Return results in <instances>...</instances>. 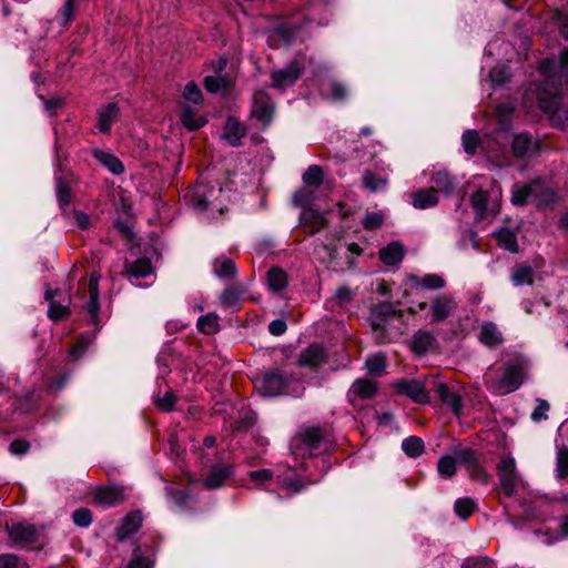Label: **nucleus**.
<instances>
[{
	"label": "nucleus",
	"instance_id": "nucleus-1",
	"mask_svg": "<svg viewBox=\"0 0 568 568\" xmlns=\"http://www.w3.org/2000/svg\"><path fill=\"white\" fill-rule=\"evenodd\" d=\"M525 364L515 358L503 367L489 369L484 375L486 387L496 395H504L518 389L524 382Z\"/></svg>",
	"mask_w": 568,
	"mask_h": 568
},
{
	"label": "nucleus",
	"instance_id": "nucleus-2",
	"mask_svg": "<svg viewBox=\"0 0 568 568\" xmlns=\"http://www.w3.org/2000/svg\"><path fill=\"white\" fill-rule=\"evenodd\" d=\"M497 475L499 486L507 497H513L519 484L523 483L519 473L517 471L516 460L514 457L507 456L501 458L497 465Z\"/></svg>",
	"mask_w": 568,
	"mask_h": 568
},
{
	"label": "nucleus",
	"instance_id": "nucleus-3",
	"mask_svg": "<svg viewBox=\"0 0 568 568\" xmlns=\"http://www.w3.org/2000/svg\"><path fill=\"white\" fill-rule=\"evenodd\" d=\"M304 68V59L295 58L285 68L271 72V85L278 90L292 87L301 77Z\"/></svg>",
	"mask_w": 568,
	"mask_h": 568
},
{
	"label": "nucleus",
	"instance_id": "nucleus-4",
	"mask_svg": "<svg viewBox=\"0 0 568 568\" xmlns=\"http://www.w3.org/2000/svg\"><path fill=\"white\" fill-rule=\"evenodd\" d=\"M395 313L393 305L388 303L378 304L372 311L369 321L377 343L387 342L386 331Z\"/></svg>",
	"mask_w": 568,
	"mask_h": 568
},
{
	"label": "nucleus",
	"instance_id": "nucleus-5",
	"mask_svg": "<svg viewBox=\"0 0 568 568\" xmlns=\"http://www.w3.org/2000/svg\"><path fill=\"white\" fill-rule=\"evenodd\" d=\"M275 105L271 97L264 90H257L253 94L251 115L266 128L273 121Z\"/></svg>",
	"mask_w": 568,
	"mask_h": 568
},
{
	"label": "nucleus",
	"instance_id": "nucleus-6",
	"mask_svg": "<svg viewBox=\"0 0 568 568\" xmlns=\"http://www.w3.org/2000/svg\"><path fill=\"white\" fill-rule=\"evenodd\" d=\"M464 151L469 155H475L478 150L487 153H496L499 151L497 142L489 135L479 136L475 130H467L462 136Z\"/></svg>",
	"mask_w": 568,
	"mask_h": 568
},
{
	"label": "nucleus",
	"instance_id": "nucleus-7",
	"mask_svg": "<svg viewBox=\"0 0 568 568\" xmlns=\"http://www.w3.org/2000/svg\"><path fill=\"white\" fill-rule=\"evenodd\" d=\"M323 432L318 427H312L296 436L292 442V449L295 455H312L320 447Z\"/></svg>",
	"mask_w": 568,
	"mask_h": 568
},
{
	"label": "nucleus",
	"instance_id": "nucleus-8",
	"mask_svg": "<svg viewBox=\"0 0 568 568\" xmlns=\"http://www.w3.org/2000/svg\"><path fill=\"white\" fill-rule=\"evenodd\" d=\"M288 385V379L278 372L265 373L262 378L255 383V388L263 396H278L284 393Z\"/></svg>",
	"mask_w": 568,
	"mask_h": 568
},
{
	"label": "nucleus",
	"instance_id": "nucleus-9",
	"mask_svg": "<svg viewBox=\"0 0 568 568\" xmlns=\"http://www.w3.org/2000/svg\"><path fill=\"white\" fill-rule=\"evenodd\" d=\"M453 455L457 464L466 467L473 478H477L486 483L487 474L480 468L478 458L474 450L469 448L455 449Z\"/></svg>",
	"mask_w": 568,
	"mask_h": 568
},
{
	"label": "nucleus",
	"instance_id": "nucleus-10",
	"mask_svg": "<svg viewBox=\"0 0 568 568\" xmlns=\"http://www.w3.org/2000/svg\"><path fill=\"white\" fill-rule=\"evenodd\" d=\"M223 192L222 187L206 189L205 186H196L192 202L199 211L216 210L222 212V207L214 203V200Z\"/></svg>",
	"mask_w": 568,
	"mask_h": 568
},
{
	"label": "nucleus",
	"instance_id": "nucleus-11",
	"mask_svg": "<svg viewBox=\"0 0 568 568\" xmlns=\"http://www.w3.org/2000/svg\"><path fill=\"white\" fill-rule=\"evenodd\" d=\"M124 499V488L120 486H101L93 494L94 503L105 508L116 506Z\"/></svg>",
	"mask_w": 568,
	"mask_h": 568
},
{
	"label": "nucleus",
	"instance_id": "nucleus-12",
	"mask_svg": "<svg viewBox=\"0 0 568 568\" xmlns=\"http://www.w3.org/2000/svg\"><path fill=\"white\" fill-rule=\"evenodd\" d=\"M8 534L10 540L20 547L31 545L39 538L38 529L29 524H13L12 526L8 527Z\"/></svg>",
	"mask_w": 568,
	"mask_h": 568
},
{
	"label": "nucleus",
	"instance_id": "nucleus-13",
	"mask_svg": "<svg viewBox=\"0 0 568 568\" xmlns=\"http://www.w3.org/2000/svg\"><path fill=\"white\" fill-rule=\"evenodd\" d=\"M396 389L418 404L429 402L425 384L416 379H400L395 383Z\"/></svg>",
	"mask_w": 568,
	"mask_h": 568
},
{
	"label": "nucleus",
	"instance_id": "nucleus-14",
	"mask_svg": "<svg viewBox=\"0 0 568 568\" xmlns=\"http://www.w3.org/2000/svg\"><path fill=\"white\" fill-rule=\"evenodd\" d=\"M456 308L455 300L447 294L435 296L430 302L432 322H443L452 315Z\"/></svg>",
	"mask_w": 568,
	"mask_h": 568
},
{
	"label": "nucleus",
	"instance_id": "nucleus-15",
	"mask_svg": "<svg viewBox=\"0 0 568 568\" xmlns=\"http://www.w3.org/2000/svg\"><path fill=\"white\" fill-rule=\"evenodd\" d=\"M539 151L538 141L527 133H519L514 136L511 152L516 158H530Z\"/></svg>",
	"mask_w": 568,
	"mask_h": 568
},
{
	"label": "nucleus",
	"instance_id": "nucleus-16",
	"mask_svg": "<svg viewBox=\"0 0 568 568\" xmlns=\"http://www.w3.org/2000/svg\"><path fill=\"white\" fill-rule=\"evenodd\" d=\"M434 392L440 398V400L452 409V412L459 416L462 414L463 404L460 395L444 383L434 382Z\"/></svg>",
	"mask_w": 568,
	"mask_h": 568
},
{
	"label": "nucleus",
	"instance_id": "nucleus-17",
	"mask_svg": "<svg viewBox=\"0 0 568 568\" xmlns=\"http://www.w3.org/2000/svg\"><path fill=\"white\" fill-rule=\"evenodd\" d=\"M325 348L318 344H312L301 352L298 364L302 367L317 368L326 362Z\"/></svg>",
	"mask_w": 568,
	"mask_h": 568
},
{
	"label": "nucleus",
	"instance_id": "nucleus-18",
	"mask_svg": "<svg viewBox=\"0 0 568 568\" xmlns=\"http://www.w3.org/2000/svg\"><path fill=\"white\" fill-rule=\"evenodd\" d=\"M152 273L153 267L150 258L141 257L134 262H126L122 275L126 276L129 280H139L146 277Z\"/></svg>",
	"mask_w": 568,
	"mask_h": 568
},
{
	"label": "nucleus",
	"instance_id": "nucleus-19",
	"mask_svg": "<svg viewBox=\"0 0 568 568\" xmlns=\"http://www.w3.org/2000/svg\"><path fill=\"white\" fill-rule=\"evenodd\" d=\"M408 282L414 288L429 291L442 290L446 285L445 280L437 274H426L423 277L412 274L408 276Z\"/></svg>",
	"mask_w": 568,
	"mask_h": 568
},
{
	"label": "nucleus",
	"instance_id": "nucleus-20",
	"mask_svg": "<svg viewBox=\"0 0 568 568\" xmlns=\"http://www.w3.org/2000/svg\"><path fill=\"white\" fill-rule=\"evenodd\" d=\"M532 203L537 206H546L556 199V192L539 180L531 182Z\"/></svg>",
	"mask_w": 568,
	"mask_h": 568
},
{
	"label": "nucleus",
	"instance_id": "nucleus-21",
	"mask_svg": "<svg viewBox=\"0 0 568 568\" xmlns=\"http://www.w3.org/2000/svg\"><path fill=\"white\" fill-rule=\"evenodd\" d=\"M478 338L488 347H495L504 342L501 332L493 322H485L481 324Z\"/></svg>",
	"mask_w": 568,
	"mask_h": 568
},
{
	"label": "nucleus",
	"instance_id": "nucleus-22",
	"mask_svg": "<svg viewBox=\"0 0 568 568\" xmlns=\"http://www.w3.org/2000/svg\"><path fill=\"white\" fill-rule=\"evenodd\" d=\"M232 476V467L214 466L203 481V486L207 489H216Z\"/></svg>",
	"mask_w": 568,
	"mask_h": 568
},
{
	"label": "nucleus",
	"instance_id": "nucleus-23",
	"mask_svg": "<svg viewBox=\"0 0 568 568\" xmlns=\"http://www.w3.org/2000/svg\"><path fill=\"white\" fill-rule=\"evenodd\" d=\"M142 525V516L140 513H131L126 515L121 525L116 528V539L123 541L125 538L138 531Z\"/></svg>",
	"mask_w": 568,
	"mask_h": 568
},
{
	"label": "nucleus",
	"instance_id": "nucleus-24",
	"mask_svg": "<svg viewBox=\"0 0 568 568\" xmlns=\"http://www.w3.org/2000/svg\"><path fill=\"white\" fill-rule=\"evenodd\" d=\"M430 182L435 184L436 193L443 192L447 196H450L457 186V182L446 170L436 171L433 174Z\"/></svg>",
	"mask_w": 568,
	"mask_h": 568
},
{
	"label": "nucleus",
	"instance_id": "nucleus-25",
	"mask_svg": "<svg viewBox=\"0 0 568 568\" xmlns=\"http://www.w3.org/2000/svg\"><path fill=\"white\" fill-rule=\"evenodd\" d=\"M412 204L415 209L426 210L438 204L435 187L420 189L412 194Z\"/></svg>",
	"mask_w": 568,
	"mask_h": 568
},
{
	"label": "nucleus",
	"instance_id": "nucleus-26",
	"mask_svg": "<svg viewBox=\"0 0 568 568\" xmlns=\"http://www.w3.org/2000/svg\"><path fill=\"white\" fill-rule=\"evenodd\" d=\"M120 110L115 103H109L98 111L99 129L106 133L111 130L112 124L119 119Z\"/></svg>",
	"mask_w": 568,
	"mask_h": 568
},
{
	"label": "nucleus",
	"instance_id": "nucleus-27",
	"mask_svg": "<svg viewBox=\"0 0 568 568\" xmlns=\"http://www.w3.org/2000/svg\"><path fill=\"white\" fill-rule=\"evenodd\" d=\"M405 255V250L399 242H392L379 251V258L388 266L398 264Z\"/></svg>",
	"mask_w": 568,
	"mask_h": 568
},
{
	"label": "nucleus",
	"instance_id": "nucleus-28",
	"mask_svg": "<svg viewBox=\"0 0 568 568\" xmlns=\"http://www.w3.org/2000/svg\"><path fill=\"white\" fill-rule=\"evenodd\" d=\"M99 281H100V275L98 274H92L91 277H90V281H89V301L85 305V308L88 311V313L91 315L92 320H95L98 314H99V310H100V304H99Z\"/></svg>",
	"mask_w": 568,
	"mask_h": 568
},
{
	"label": "nucleus",
	"instance_id": "nucleus-29",
	"mask_svg": "<svg viewBox=\"0 0 568 568\" xmlns=\"http://www.w3.org/2000/svg\"><path fill=\"white\" fill-rule=\"evenodd\" d=\"M245 135L244 126L234 119H229L225 126L223 139L231 145L236 146L240 144L241 139Z\"/></svg>",
	"mask_w": 568,
	"mask_h": 568
},
{
	"label": "nucleus",
	"instance_id": "nucleus-30",
	"mask_svg": "<svg viewBox=\"0 0 568 568\" xmlns=\"http://www.w3.org/2000/svg\"><path fill=\"white\" fill-rule=\"evenodd\" d=\"M213 274L219 278H232L236 274L234 262L225 256L216 257L212 264Z\"/></svg>",
	"mask_w": 568,
	"mask_h": 568
},
{
	"label": "nucleus",
	"instance_id": "nucleus-31",
	"mask_svg": "<svg viewBox=\"0 0 568 568\" xmlns=\"http://www.w3.org/2000/svg\"><path fill=\"white\" fill-rule=\"evenodd\" d=\"M534 268L529 265H516L511 270L510 281L515 286L531 285L534 283Z\"/></svg>",
	"mask_w": 568,
	"mask_h": 568
},
{
	"label": "nucleus",
	"instance_id": "nucleus-32",
	"mask_svg": "<svg viewBox=\"0 0 568 568\" xmlns=\"http://www.w3.org/2000/svg\"><path fill=\"white\" fill-rule=\"evenodd\" d=\"M180 119L182 124L189 130H197L206 123L205 118L199 115L189 104L183 105Z\"/></svg>",
	"mask_w": 568,
	"mask_h": 568
},
{
	"label": "nucleus",
	"instance_id": "nucleus-33",
	"mask_svg": "<svg viewBox=\"0 0 568 568\" xmlns=\"http://www.w3.org/2000/svg\"><path fill=\"white\" fill-rule=\"evenodd\" d=\"M94 156L111 173L119 175L124 172V165L115 155L101 150H95Z\"/></svg>",
	"mask_w": 568,
	"mask_h": 568
},
{
	"label": "nucleus",
	"instance_id": "nucleus-34",
	"mask_svg": "<svg viewBox=\"0 0 568 568\" xmlns=\"http://www.w3.org/2000/svg\"><path fill=\"white\" fill-rule=\"evenodd\" d=\"M245 291L246 288L243 284H235L226 287L220 297L222 305L225 307L236 306Z\"/></svg>",
	"mask_w": 568,
	"mask_h": 568
},
{
	"label": "nucleus",
	"instance_id": "nucleus-35",
	"mask_svg": "<svg viewBox=\"0 0 568 568\" xmlns=\"http://www.w3.org/2000/svg\"><path fill=\"white\" fill-rule=\"evenodd\" d=\"M434 335L427 331H418L412 339V348L415 353H426L433 347Z\"/></svg>",
	"mask_w": 568,
	"mask_h": 568
},
{
	"label": "nucleus",
	"instance_id": "nucleus-36",
	"mask_svg": "<svg viewBox=\"0 0 568 568\" xmlns=\"http://www.w3.org/2000/svg\"><path fill=\"white\" fill-rule=\"evenodd\" d=\"M511 203L514 205H526L529 202L532 203V190L531 183L528 184H515L511 191Z\"/></svg>",
	"mask_w": 568,
	"mask_h": 568
},
{
	"label": "nucleus",
	"instance_id": "nucleus-37",
	"mask_svg": "<svg viewBox=\"0 0 568 568\" xmlns=\"http://www.w3.org/2000/svg\"><path fill=\"white\" fill-rule=\"evenodd\" d=\"M539 108L547 113H555L559 106V97L557 89H552L549 93L547 91L539 92L538 94Z\"/></svg>",
	"mask_w": 568,
	"mask_h": 568
},
{
	"label": "nucleus",
	"instance_id": "nucleus-38",
	"mask_svg": "<svg viewBox=\"0 0 568 568\" xmlns=\"http://www.w3.org/2000/svg\"><path fill=\"white\" fill-rule=\"evenodd\" d=\"M498 244L505 250L517 253L518 244L517 236L511 230L504 227L495 233Z\"/></svg>",
	"mask_w": 568,
	"mask_h": 568
},
{
	"label": "nucleus",
	"instance_id": "nucleus-39",
	"mask_svg": "<svg viewBox=\"0 0 568 568\" xmlns=\"http://www.w3.org/2000/svg\"><path fill=\"white\" fill-rule=\"evenodd\" d=\"M267 283L272 291L280 292L287 286V275L280 267H273L267 273Z\"/></svg>",
	"mask_w": 568,
	"mask_h": 568
},
{
	"label": "nucleus",
	"instance_id": "nucleus-40",
	"mask_svg": "<svg viewBox=\"0 0 568 568\" xmlns=\"http://www.w3.org/2000/svg\"><path fill=\"white\" fill-rule=\"evenodd\" d=\"M322 93L334 101H342L346 98L347 90L342 83L332 80L323 84Z\"/></svg>",
	"mask_w": 568,
	"mask_h": 568
},
{
	"label": "nucleus",
	"instance_id": "nucleus-41",
	"mask_svg": "<svg viewBox=\"0 0 568 568\" xmlns=\"http://www.w3.org/2000/svg\"><path fill=\"white\" fill-rule=\"evenodd\" d=\"M362 179L364 186L371 192H378L388 183L387 178L378 176L371 170H365Z\"/></svg>",
	"mask_w": 568,
	"mask_h": 568
},
{
	"label": "nucleus",
	"instance_id": "nucleus-42",
	"mask_svg": "<svg viewBox=\"0 0 568 568\" xmlns=\"http://www.w3.org/2000/svg\"><path fill=\"white\" fill-rule=\"evenodd\" d=\"M402 449L407 456L416 458L424 453L425 445L420 437L410 436L403 440Z\"/></svg>",
	"mask_w": 568,
	"mask_h": 568
},
{
	"label": "nucleus",
	"instance_id": "nucleus-43",
	"mask_svg": "<svg viewBox=\"0 0 568 568\" xmlns=\"http://www.w3.org/2000/svg\"><path fill=\"white\" fill-rule=\"evenodd\" d=\"M375 392V383L363 378L356 379L351 387V394L361 398H368L373 396Z\"/></svg>",
	"mask_w": 568,
	"mask_h": 568
},
{
	"label": "nucleus",
	"instance_id": "nucleus-44",
	"mask_svg": "<svg viewBox=\"0 0 568 568\" xmlns=\"http://www.w3.org/2000/svg\"><path fill=\"white\" fill-rule=\"evenodd\" d=\"M57 293V291L49 290L45 292V300L49 302L48 316L54 321L62 318L68 313V306L58 304L54 301Z\"/></svg>",
	"mask_w": 568,
	"mask_h": 568
},
{
	"label": "nucleus",
	"instance_id": "nucleus-45",
	"mask_svg": "<svg viewBox=\"0 0 568 568\" xmlns=\"http://www.w3.org/2000/svg\"><path fill=\"white\" fill-rule=\"evenodd\" d=\"M183 99L185 101V104L189 105H202L204 101L202 91L200 90L199 85L193 81L186 83L183 90Z\"/></svg>",
	"mask_w": 568,
	"mask_h": 568
},
{
	"label": "nucleus",
	"instance_id": "nucleus-46",
	"mask_svg": "<svg viewBox=\"0 0 568 568\" xmlns=\"http://www.w3.org/2000/svg\"><path fill=\"white\" fill-rule=\"evenodd\" d=\"M470 202H471V206L474 207V210L477 213V216L479 219H483L488 211V206H487L488 193L483 189H478L471 195Z\"/></svg>",
	"mask_w": 568,
	"mask_h": 568
},
{
	"label": "nucleus",
	"instance_id": "nucleus-47",
	"mask_svg": "<svg viewBox=\"0 0 568 568\" xmlns=\"http://www.w3.org/2000/svg\"><path fill=\"white\" fill-rule=\"evenodd\" d=\"M303 182L307 186L318 187L323 183V170L320 165H311L303 174Z\"/></svg>",
	"mask_w": 568,
	"mask_h": 568
},
{
	"label": "nucleus",
	"instance_id": "nucleus-48",
	"mask_svg": "<svg viewBox=\"0 0 568 568\" xmlns=\"http://www.w3.org/2000/svg\"><path fill=\"white\" fill-rule=\"evenodd\" d=\"M457 462L454 455H446L439 458L437 463L438 474L444 478H450L456 473Z\"/></svg>",
	"mask_w": 568,
	"mask_h": 568
},
{
	"label": "nucleus",
	"instance_id": "nucleus-49",
	"mask_svg": "<svg viewBox=\"0 0 568 568\" xmlns=\"http://www.w3.org/2000/svg\"><path fill=\"white\" fill-rule=\"evenodd\" d=\"M204 87L211 93L224 92L230 87V81L224 77L207 75L204 79Z\"/></svg>",
	"mask_w": 568,
	"mask_h": 568
},
{
	"label": "nucleus",
	"instance_id": "nucleus-50",
	"mask_svg": "<svg viewBox=\"0 0 568 568\" xmlns=\"http://www.w3.org/2000/svg\"><path fill=\"white\" fill-rule=\"evenodd\" d=\"M315 200V193L307 185L297 190L293 195V202L296 206L308 207Z\"/></svg>",
	"mask_w": 568,
	"mask_h": 568
},
{
	"label": "nucleus",
	"instance_id": "nucleus-51",
	"mask_svg": "<svg viewBox=\"0 0 568 568\" xmlns=\"http://www.w3.org/2000/svg\"><path fill=\"white\" fill-rule=\"evenodd\" d=\"M454 510L463 519L468 518L475 510V501L471 498H459L454 504Z\"/></svg>",
	"mask_w": 568,
	"mask_h": 568
},
{
	"label": "nucleus",
	"instance_id": "nucleus-52",
	"mask_svg": "<svg viewBox=\"0 0 568 568\" xmlns=\"http://www.w3.org/2000/svg\"><path fill=\"white\" fill-rule=\"evenodd\" d=\"M197 327L205 334H214L219 331V317L214 314L201 316L197 320Z\"/></svg>",
	"mask_w": 568,
	"mask_h": 568
},
{
	"label": "nucleus",
	"instance_id": "nucleus-53",
	"mask_svg": "<svg viewBox=\"0 0 568 568\" xmlns=\"http://www.w3.org/2000/svg\"><path fill=\"white\" fill-rule=\"evenodd\" d=\"M55 194L61 209H64L70 204L71 190L62 179L57 180Z\"/></svg>",
	"mask_w": 568,
	"mask_h": 568
},
{
	"label": "nucleus",
	"instance_id": "nucleus-54",
	"mask_svg": "<svg viewBox=\"0 0 568 568\" xmlns=\"http://www.w3.org/2000/svg\"><path fill=\"white\" fill-rule=\"evenodd\" d=\"M366 368L373 375H379L386 368L385 355L376 354L366 361Z\"/></svg>",
	"mask_w": 568,
	"mask_h": 568
},
{
	"label": "nucleus",
	"instance_id": "nucleus-55",
	"mask_svg": "<svg viewBox=\"0 0 568 568\" xmlns=\"http://www.w3.org/2000/svg\"><path fill=\"white\" fill-rule=\"evenodd\" d=\"M175 400H176V398H175L174 394L171 390H168V392H165L162 395H161V393H159L154 397L155 405L160 409L165 410V412H170V410H172L174 408Z\"/></svg>",
	"mask_w": 568,
	"mask_h": 568
},
{
	"label": "nucleus",
	"instance_id": "nucleus-56",
	"mask_svg": "<svg viewBox=\"0 0 568 568\" xmlns=\"http://www.w3.org/2000/svg\"><path fill=\"white\" fill-rule=\"evenodd\" d=\"M384 223V214L382 212H367L363 217L362 224L366 230H376Z\"/></svg>",
	"mask_w": 568,
	"mask_h": 568
},
{
	"label": "nucleus",
	"instance_id": "nucleus-57",
	"mask_svg": "<svg viewBox=\"0 0 568 568\" xmlns=\"http://www.w3.org/2000/svg\"><path fill=\"white\" fill-rule=\"evenodd\" d=\"M550 409V405L546 399L537 398L536 399V407L534 408L531 413V419L535 423H539L541 420H546L548 418V410Z\"/></svg>",
	"mask_w": 568,
	"mask_h": 568
},
{
	"label": "nucleus",
	"instance_id": "nucleus-58",
	"mask_svg": "<svg viewBox=\"0 0 568 568\" xmlns=\"http://www.w3.org/2000/svg\"><path fill=\"white\" fill-rule=\"evenodd\" d=\"M72 520L79 527H89L92 523V513L88 508H79L73 511Z\"/></svg>",
	"mask_w": 568,
	"mask_h": 568
},
{
	"label": "nucleus",
	"instance_id": "nucleus-59",
	"mask_svg": "<svg viewBox=\"0 0 568 568\" xmlns=\"http://www.w3.org/2000/svg\"><path fill=\"white\" fill-rule=\"evenodd\" d=\"M74 12V0H67L61 10L57 14V20L61 26L68 24Z\"/></svg>",
	"mask_w": 568,
	"mask_h": 568
},
{
	"label": "nucleus",
	"instance_id": "nucleus-60",
	"mask_svg": "<svg viewBox=\"0 0 568 568\" xmlns=\"http://www.w3.org/2000/svg\"><path fill=\"white\" fill-rule=\"evenodd\" d=\"M557 475L560 478L568 476V448H560L557 453Z\"/></svg>",
	"mask_w": 568,
	"mask_h": 568
},
{
	"label": "nucleus",
	"instance_id": "nucleus-61",
	"mask_svg": "<svg viewBox=\"0 0 568 568\" xmlns=\"http://www.w3.org/2000/svg\"><path fill=\"white\" fill-rule=\"evenodd\" d=\"M0 568H28V566L16 555L4 554L0 555Z\"/></svg>",
	"mask_w": 568,
	"mask_h": 568
},
{
	"label": "nucleus",
	"instance_id": "nucleus-62",
	"mask_svg": "<svg viewBox=\"0 0 568 568\" xmlns=\"http://www.w3.org/2000/svg\"><path fill=\"white\" fill-rule=\"evenodd\" d=\"M353 291L348 286L343 285L336 290L334 298L338 305H345L353 300Z\"/></svg>",
	"mask_w": 568,
	"mask_h": 568
},
{
	"label": "nucleus",
	"instance_id": "nucleus-63",
	"mask_svg": "<svg viewBox=\"0 0 568 568\" xmlns=\"http://www.w3.org/2000/svg\"><path fill=\"white\" fill-rule=\"evenodd\" d=\"M489 78L493 83L503 84L508 79V71L505 67L497 65L490 70Z\"/></svg>",
	"mask_w": 568,
	"mask_h": 568
},
{
	"label": "nucleus",
	"instance_id": "nucleus-64",
	"mask_svg": "<svg viewBox=\"0 0 568 568\" xmlns=\"http://www.w3.org/2000/svg\"><path fill=\"white\" fill-rule=\"evenodd\" d=\"M312 222L310 223L308 227V234L314 235L315 233L320 232L326 226V220L325 217L320 213H312Z\"/></svg>",
	"mask_w": 568,
	"mask_h": 568
}]
</instances>
